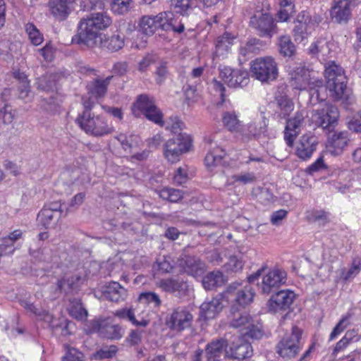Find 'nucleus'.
I'll use <instances>...</instances> for the list:
<instances>
[{
	"label": "nucleus",
	"instance_id": "5",
	"mask_svg": "<svg viewBox=\"0 0 361 361\" xmlns=\"http://www.w3.org/2000/svg\"><path fill=\"white\" fill-rule=\"evenodd\" d=\"M250 73L261 82L270 83L278 78V63L271 56L257 58L250 63Z\"/></svg>",
	"mask_w": 361,
	"mask_h": 361
},
{
	"label": "nucleus",
	"instance_id": "29",
	"mask_svg": "<svg viewBox=\"0 0 361 361\" xmlns=\"http://www.w3.org/2000/svg\"><path fill=\"white\" fill-rule=\"evenodd\" d=\"M127 295V290L116 281L109 283L103 291V295L105 298L116 302L124 300Z\"/></svg>",
	"mask_w": 361,
	"mask_h": 361
},
{
	"label": "nucleus",
	"instance_id": "3",
	"mask_svg": "<svg viewBox=\"0 0 361 361\" xmlns=\"http://www.w3.org/2000/svg\"><path fill=\"white\" fill-rule=\"evenodd\" d=\"M264 271V268L257 270L255 274L247 277L245 285L242 283L234 282L231 283L223 293L226 304L231 305V311L238 310V307H245L250 305L255 296V290L250 283L257 280Z\"/></svg>",
	"mask_w": 361,
	"mask_h": 361
},
{
	"label": "nucleus",
	"instance_id": "26",
	"mask_svg": "<svg viewBox=\"0 0 361 361\" xmlns=\"http://www.w3.org/2000/svg\"><path fill=\"white\" fill-rule=\"evenodd\" d=\"M304 112L298 111L293 118L287 121L284 132V138L288 146L291 147L293 144L295 137L300 132V127L304 121Z\"/></svg>",
	"mask_w": 361,
	"mask_h": 361
},
{
	"label": "nucleus",
	"instance_id": "39",
	"mask_svg": "<svg viewBox=\"0 0 361 361\" xmlns=\"http://www.w3.org/2000/svg\"><path fill=\"white\" fill-rule=\"evenodd\" d=\"M68 311L70 314L78 320H83L87 317V312L79 299L70 301Z\"/></svg>",
	"mask_w": 361,
	"mask_h": 361
},
{
	"label": "nucleus",
	"instance_id": "7",
	"mask_svg": "<svg viewBox=\"0 0 361 361\" xmlns=\"http://www.w3.org/2000/svg\"><path fill=\"white\" fill-rule=\"evenodd\" d=\"M302 331L298 326H293L277 345V353L283 358L296 357L302 348L301 341Z\"/></svg>",
	"mask_w": 361,
	"mask_h": 361
},
{
	"label": "nucleus",
	"instance_id": "38",
	"mask_svg": "<svg viewBox=\"0 0 361 361\" xmlns=\"http://www.w3.org/2000/svg\"><path fill=\"white\" fill-rule=\"evenodd\" d=\"M60 218V216H56L54 212L43 207V209L39 212L37 220L40 225L48 228L54 226L55 222Z\"/></svg>",
	"mask_w": 361,
	"mask_h": 361
},
{
	"label": "nucleus",
	"instance_id": "31",
	"mask_svg": "<svg viewBox=\"0 0 361 361\" xmlns=\"http://www.w3.org/2000/svg\"><path fill=\"white\" fill-rule=\"evenodd\" d=\"M112 76H109L105 79H94L87 86L88 93L96 99L103 97L107 91V87L110 83Z\"/></svg>",
	"mask_w": 361,
	"mask_h": 361
},
{
	"label": "nucleus",
	"instance_id": "62",
	"mask_svg": "<svg viewBox=\"0 0 361 361\" xmlns=\"http://www.w3.org/2000/svg\"><path fill=\"white\" fill-rule=\"evenodd\" d=\"M233 179L235 182L245 185L254 182L256 178L253 173H241L234 175Z\"/></svg>",
	"mask_w": 361,
	"mask_h": 361
},
{
	"label": "nucleus",
	"instance_id": "18",
	"mask_svg": "<svg viewBox=\"0 0 361 361\" xmlns=\"http://www.w3.org/2000/svg\"><path fill=\"white\" fill-rule=\"evenodd\" d=\"M295 298V293L289 290H283L273 295L267 302L268 310L276 313L288 309Z\"/></svg>",
	"mask_w": 361,
	"mask_h": 361
},
{
	"label": "nucleus",
	"instance_id": "13",
	"mask_svg": "<svg viewBox=\"0 0 361 361\" xmlns=\"http://www.w3.org/2000/svg\"><path fill=\"white\" fill-rule=\"evenodd\" d=\"M287 274L283 269L274 268L263 276L261 283H258L259 289L264 294H269L285 284Z\"/></svg>",
	"mask_w": 361,
	"mask_h": 361
},
{
	"label": "nucleus",
	"instance_id": "58",
	"mask_svg": "<svg viewBox=\"0 0 361 361\" xmlns=\"http://www.w3.org/2000/svg\"><path fill=\"white\" fill-rule=\"evenodd\" d=\"M168 74H169V72H168L167 63L161 62L157 67V69L155 71L156 82L158 84H161L167 78Z\"/></svg>",
	"mask_w": 361,
	"mask_h": 361
},
{
	"label": "nucleus",
	"instance_id": "53",
	"mask_svg": "<svg viewBox=\"0 0 361 361\" xmlns=\"http://www.w3.org/2000/svg\"><path fill=\"white\" fill-rule=\"evenodd\" d=\"M326 169L327 166L324 163V157L320 156L314 163L306 168L305 172L310 175H313Z\"/></svg>",
	"mask_w": 361,
	"mask_h": 361
},
{
	"label": "nucleus",
	"instance_id": "45",
	"mask_svg": "<svg viewBox=\"0 0 361 361\" xmlns=\"http://www.w3.org/2000/svg\"><path fill=\"white\" fill-rule=\"evenodd\" d=\"M159 197L171 202H177L183 198V192L174 188H164L159 191Z\"/></svg>",
	"mask_w": 361,
	"mask_h": 361
},
{
	"label": "nucleus",
	"instance_id": "35",
	"mask_svg": "<svg viewBox=\"0 0 361 361\" xmlns=\"http://www.w3.org/2000/svg\"><path fill=\"white\" fill-rule=\"evenodd\" d=\"M279 51L285 57H290L295 53L296 49L291 39L288 35H281L278 38Z\"/></svg>",
	"mask_w": 361,
	"mask_h": 361
},
{
	"label": "nucleus",
	"instance_id": "37",
	"mask_svg": "<svg viewBox=\"0 0 361 361\" xmlns=\"http://www.w3.org/2000/svg\"><path fill=\"white\" fill-rule=\"evenodd\" d=\"M222 122L224 126L231 132H238L240 130L242 125L237 115L233 111H226L222 114Z\"/></svg>",
	"mask_w": 361,
	"mask_h": 361
},
{
	"label": "nucleus",
	"instance_id": "27",
	"mask_svg": "<svg viewBox=\"0 0 361 361\" xmlns=\"http://www.w3.org/2000/svg\"><path fill=\"white\" fill-rule=\"evenodd\" d=\"M226 353L233 359L242 361H251L247 359L252 355V348L249 342L238 340L236 343H233L232 345L230 347V351H226Z\"/></svg>",
	"mask_w": 361,
	"mask_h": 361
},
{
	"label": "nucleus",
	"instance_id": "51",
	"mask_svg": "<svg viewBox=\"0 0 361 361\" xmlns=\"http://www.w3.org/2000/svg\"><path fill=\"white\" fill-rule=\"evenodd\" d=\"M20 303V305L27 312L32 313L42 319H48L51 318V316L47 312L44 310H39L32 303L30 302L27 300H22Z\"/></svg>",
	"mask_w": 361,
	"mask_h": 361
},
{
	"label": "nucleus",
	"instance_id": "41",
	"mask_svg": "<svg viewBox=\"0 0 361 361\" xmlns=\"http://www.w3.org/2000/svg\"><path fill=\"white\" fill-rule=\"evenodd\" d=\"M354 313L352 310H349L345 315L342 317L339 322L334 328L332 332L330 334L329 339L334 340L336 338L341 332H343L347 326L350 324V319L353 317Z\"/></svg>",
	"mask_w": 361,
	"mask_h": 361
},
{
	"label": "nucleus",
	"instance_id": "52",
	"mask_svg": "<svg viewBox=\"0 0 361 361\" xmlns=\"http://www.w3.org/2000/svg\"><path fill=\"white\" fill-rule=\"evenodd\" d=\"M157 265L161 273H170L174 268V262L170 256H163L157 260Z\"/></svg>",
	"mask_w": 361,
	"mask_h": 361
},
{
	"label": "nucleus",
	"instance_id": "15",
	"mask_svg": "<svg viewBox=\"0 0 361 361\" xmlns=\"http://www.w3.org/2000/svg\"><path fill=\"white\" fill-rule=\"evenodd\" d=\"M219 76L231 87L245 86L249 82L248 73L241 69H232L227 66H220Z\"/></svg>",
	"mask_w": 361,
	"mask_h": 361
},
{
	"label": "nucleus",
	"instance_id": "49",
	"mask_svg": "<svg viewBox=\"0 0 361 361\" xmlns=\"http://www.w3.org/2000/svg\"><path fill=\"white\" fill-rule=\"evenodd\" d=\"M142 303L152 305L154 307H159L161 304V300L158 294L154 292L142 293L138 298Z\"/></svg>",
	"mask_w": 361,
	"mask_h": 361
},
{
	"label": "nucleus",
	"instance_id": "1",
	"mask_svg": "<svg viewBox=\"0 0 361 361\" xmlns=\"http://www.w3.org/2000/svg\"><path fill=\"white\" fill-rule=\"evenodd\" d=\"M82 104L84 111L75 120L82 130L95 137H102L114 131L113 126L108 123L104 116L92 112L95 102L91 97H82Z\"/></svg>",
	"mask_w": 361,
	"mask_h": 361
},
{
	"label": "nucleus",
	"instance_id": "46",
	"mask_svg": "<svg viewBox=\"0 0 361 361\" xmlns=\"http://www.w3.org/2000/svg\"><path fill=\"white\" fill-rule=\"evenodd\" d=\"M329 50L328 42L326 39H318L312 42L308 49V54L317 56L319 53L324 54Z\"/></svg>",
	"mask_w": 361,
	"mask_h": 361
},
{
	"label": "nucleus",
	"instance_id": "12",
	"mask_svg": "<svg viewBox=\"0 0 361 361\" xmlns=\"http://www.w3.org/2000/svg\"><path fill=\"white\" fill-rule=\"evenodd\" d=\"M173 16L171 12H161L156 16H143L139 22V27L142 33L152 35L158 29L169 31L171 27L169 17Z\"/></svg>",
	"mask_w": 361,
	"mask_h": 361
},
{
	"label": "nucleus",
	"instance_id": "30",
	"mask_svg": "<svg viewBox=\"0 0 361 361\" xmlns=\"http://www.w3.org/2000/svg\"><path fill=\"white\" fill-rule=\"evenodd\" d=\"M80 280V277L78 276H65L61 280H59L56 289V297H59V293L68 295L76 291Z\"/></svg>",
	"mask_w": 361,
	"mask_h": 361
},
{
	"label": "nucleus",
	"instance_id": "34",
	"mask_svg": "<svg viewBox=\"0 0 361 361\" xmlns=\"http://www.w3.org/2000/svg\"><path fill=\"white\" fill-rule=\"evenodd\" d=\"M224 283V277L219 271H214L207 274L202 279V285L207 290L221 286Z\"/></svg>",
	"mask_w": 361,
	"mask_h": 361
},
{
	"label": "nucleus",
	"instance_id": "56",
	"mask_svg": "<svg viewBox=\"0 0 361 361\" xmlns=\"http://www.w3.org/2000/svg\"><path fill=\"white\" fill-rule=\"evenodd\" d=\"M18 97L25 103L30 102L33 99V94L30 91L29 83H23L18 86Z\"/></svg>",
	"mask_w": 361,
	"mask_h": 361
},
{
	"label": "nucleus",
	"instance_id": "19",
	"mask_svg": "<svg viewBox=\"0 0 361 361\" xmlns=\"http://www.w3.org/2000/svg\"><path fill=\"white\" fill-rule=\"evenodd\" d=\"M192 315L185 307L176 308L166 320L167 326L174 331H182L188 328L192 322Z\"/></svg>",
	"mask_w": 361,
	"mask_h": 361
},
{
	"label": "nucleus",
	"instance_id": "32",
	"mask_svg": "<svg viewBox=\"0 0 361 361\" xmlns=\"http://www.w3.org/2000/svg\"><path fill=\"white\" fill-rule=\"evenodd\" d=\"M226 343L224 340L220 339L207 344L206 348L207 361H219L224 355Z\"/></svg>",
	"mask_w": 361,
	"mask_h": 361
},
{
	"label": "nucleus",
	"instance_id": "9",
	"mask_svg": "<svg viewBox=\"0 0 361 361\" xmlns=\"http://www.w3.org/2000/svg\"><path fill=\"white\" fill-rule=\"evenodd\" d=\"M233 317L231 321V326L234 328L240 329L241 334L244 336H249L252 338L259 339L262 335V326L260 324H255L252 318L246 312H239L238 310L231 311Z\"/></svg>",
	"mask_w": 361,
	"mask_h": 361
},
{
	"label": "nucleus",
	"instance_id": "2",
	"mask_svg": "<svg viewBox=\"0 0 361 361\" xmlns=\"http://www.w3.org/2000/svg\"><path fill=\"white\" fill-rule=\"evenodd\" d=\"M111 23L112 19L106 12L92 13L87 18L81 19L78 24V42L88 47H94L99 31L109 27Z\"/></svg>",
	"mask_w": 361,
	"mask_h": 361
},
{
	"label": "nucleus",
	"instance_id": "8",
	"mask_svg": "<svg viewBox=\"0 0 361 361\" xmlns=\"http://www.w3.org/2000/svg\"><path fill=\"white\" fill-rule=\"evenodd\" d=\"M322 17L316 13L302 11L297 17V24L293 33L295 42H301L307 39L311 30L317 26L322 20Z\"/></svg>",
	"mask_w": 361,
	"mask_h": 361
},
{
	"label": "nucleus",
	"instance_id": "44",
	"mask_svg": "<svg viewBox=\"0 0 361 361\" xmlns=\"http://www.w3.org/2000/svg\"><path fill=\"white\" fill-rule=\"evenodd\" d=\"M124 46V37L121 35H113L106 39L104 42V47L111 51H116Z\"/></svg>",
	"mask_w": 361,
	"mask_h": 361
},
{
	"label": "nucleus",
	"instance_id": "55",
	"mask_svg": "<svg viewBox=\"0 0 361 361\" xmlns=\"http://www.w3.org/2000/svg\"><path fill=\"white\" fill-rule=\"evenodd\" d=\"M244 263L235 256H232L229 258L228 262L224 265L227 271L232 272H238L242 270Z\"/></svg>",
	"mask_w": 361,
	"mask_h": 361
},
{
	"label": "nucleus",
	"instance_id": "21",
	"mask_svg": "<svg viewBox=\"0 0 361 361\" xmlns=\"http://www.w3.org/2000/svg\"><path fill=\"white\" fill-rule=\"evenodd\" d=\"M176 263L185 273L193 277L202 276L205 271L204 263L195 256L181 255Z\"/></svg>",
	"mask_w": 361,
	"mask_h": 361
},
{
	"label": "nucleus",
	"instance_id": "22",
	"mask_svg": "<svg viewBox=\"0 0 361 361\" xmlns=\"http://www.w3.org/2000/svg\"><path fill=\"white\" fill-rule=\"evenodd\" d=\"M349 141V134L347 131L330 132L326 142L327 151L334 156L340 155Z\"/></svg>",
	"mask_w": 361,
	"mask_h": 361
},
{
	"label": "nucleus",
	"instance_id": "47",
	"mask_svg": "<svg viewBox=\"0 0 361 361\" xmlns=\"http://www.w3.org/2000/svg\"><path fill=\"white\" fill-rule=\"evenodd\" d=\"M114 314L118 318L127 319L136 326H146L148 324V322L145 319H142L141 322H137L135 319L133 310L130 309H122L117 310Z\"/></svg>",
	"mask_w": 361,
	"mask_h": 361
},
{
	"label": "nucleus",
	"instance_id": "17",
	"mask_svg": "<svg viewBox=\"0 0 361 361\" xmlns=\"http://www.w3.org/2000/svg\"><path fill=\"white\" fill-rule=\"evenodd\" d=\"M339 117V111L336 106L327 105L325 108L317 110L312 115V120L323 128L334 126Z\"/></svg>",
	"mask_w": 361,
	"mask_h": 361
},
{
	"label": "nucleus",
	"instance_id": "57",
	"mask_svg": "<svg viewBox=\"0 0 361 361\" xmlns=\"http://www.w3.org/2000/svg\"><path fill=\"white\" fill-rule=\"evenodd\" d=\"M15 116V111L13 108L9 105H5L4 107L0 109V119L2 120L5 124L11 123Z\"/></svg>",
	"mask_w": 361,
	"mask_h": 361
},
{
	"label": "nucleus",
	"instance_id": "40",
	"mask_svg": "<svg viewBox=\"0 0 361 361\" xmlns=\"http://www.w3.org/2000/svg\"><path fill=\"white\" fill-rule=\"evenodd\" d=\"M248 133L253 137H259L264 135L267 130V121L262 118L259 121L250 123L247 126Z\"/></svg>",
	"mask_w": 361,
	"mask_h": 361
},
{
	"label": "nucleus",
	"instance_id": "4",
	"mask_svg": "<svg viewBox=\"0 0 361 361\" xmlns=\"http://www.w3.org/2000/svg\"><path fill=\"white\" fill-rule=\"evenodd\" d=\"M324 76L329 96L335 101L348 100L349 92L343 68L334 61H330L325 66Z\"/></svg>",
	"mask_w": 361,
	"mask_h": 361
},
{
	"label": "nucleus",
	"instance_id": "50",
	"mask_svg": "<svg viewBox=\"0 0 361 361\" xmlns=\"http://www.w3.org/2000/svg\"><path fill=\"white\" fill-rule=\"evenodd\" d=\"M25 31L30 42L35 46L40 44L43 41V37L39 30L32 23H27L25 25Z\"/></svg>",
	"mask_w": 361,
	"mask_h": 361
},
{
	"label": "nucleus",
	"instance_id": "6",
	"mask_svg": "<svg viewBox=\"0 0 361 361\" xmlns=\"http://www.w3.org/2000/svg\"><path fill=\"white\" fill-rule=\"evenodd\" d=\"M290 85L298 90H308L312 97L316 94L319 98V89L322 88V81L313 80L310 71L305 67H297L290 74Z\"/></svg>",
	"mask_w": 361,
	"mask_h": 361
},
{
	"label": "nucleus",
	"instance_id": "48",
	"mask_svg": "<svg viewBox=\"0 0 361 361\" xmlns=\"http://www.w3.org/2000/svg\"><path fill=\"white\" fill-rule=\"evenodd\" d=\"M132 2V0H112L111 11L114 13L123 15L129 11Z\"/></svg>",
	"mask_w": 361,
	"mask_h": 361
},
{
	"label": "nucleus",
	"instance_id": "25",
	"mask_svg": "<svg viewBox=\"0 0 361 361\" xmlns=\"http://www.w3.org/2000/svg\"><path fill=\"white\" fill-rule=\"evenodd\" d=\"M226 305V302L221 293L210 301L203 302L200 307V315L204 320L214 319Z\"/></svg>",
	"mask_w": 361,
	"mask_h": 361
},
{
	"label": "nucleus",
	"instance_id": "36",
	"mask_svg": "<svg viewBox=\"0 0 361 361\" xmlns=\"http://www.w3.org/2000/svg\"><path fill=\"white\" fill-rule=\"evenodd\" d=\"M276 102L280 110V116L282 118H286L294 109V103L286 94H279L276 96Z\"/></svg>",
	"mask_w": 361,
	"mask_h": 361
},
{
	"label": "nucleus",
	"instance_id": "24",
	"mask_svg": "<svg viewBox=\"0 0 361 361\" xmlns=\"http://www.w3.org/2000/svg\"><path fill=\"white\" fill-rule=\"evenodd\" d=\"M92 330L97 332L108 339H120L123 336L122 328L116 324H111L105 320H94L92 322Z\"/></svg>",
	"mask_w": 361,
	"mask_h": 361
},
{
	"label": "nucleus",
	"instance_id": "42",
	"mask_svg": "<svg viewBox=\"0 0 361 361\" xmlns=\"http://www.w3.org/2000/svg\"><path fill=\"white\" fill-rule=\"evenodd\" d=\"M361 270V259L358 257H354L351 266L348 270H342L341 277L345 281L354 279Z\"/></svg>",
	"mask_w": 361,
	"mask_h": 361
},
{
	"label": "nucleus",
	"instance_id": "10",
	"mask_svg": "<svg viewBox=\"0 0 361 361\" xmlns=\"http://www.w3.org/2000/svg\"><path fill=\"white\" fill-rule=\"evenodd\" d=\"M191 138L187 134H178L167 140L164 145V155L168 161L175 163L180 156L189 150Z\"/></svg>",
	"mask_w": 361,
	"mask_h": 361
},
{
	"label": "nucleus",
	"instance_id": "54",
	"mask_svg": "<svg viewBox=\"0 0 361 361\" xmlns=\"http://www.w3.org/2000/svg\"><path fill=\"white\" fill-rule=\"evenodd\" d=\"M118 351L116 345L106 346L98 350L94 357L97 359H108L114 357Z\"/></svg>",
	"mask_w": 361,
	"mask_h": 361
},
{
	"label": "nucleus",
	"instance_id": "43",
	"mask_svg": "<svg viewBox=\"0 0 361 361\" xmlns=\"http://www.w3.org/2000/svg\"><path fill=\"white\" fill-rule=\"evenodd\" d=\"M262 45V42L259 39L250 38L240 47V51L242 55L246 56L251 53H256Z\"/></svg>",
	"mask_w": 361,
	"mask_h": 361
},
{
	"label": "nucleus",
	"instance_id": "63",
	"mask_svg": "<svg viewBox=\"0 0 361 361\" xmlns=\"http://www.w3.org/2000/svg\"><path fill=\"white\" fill-rule=\"evenodd\" d=\"M188 179L187 170L185 168L179 167L173 176L174 183L177 185H182L186 183Z\"/></svg>",
	"mask_w": 361,
	"mask_h": 361
},
{
	"label": "nucleus",
	"instance_id": "61",
	"mask_svg": "<svg viewBox=\"0 0 361 361\" xmlns=\"http://www.w3.org/2000/svg\"><path fill=\"white\" fill-rule=\"evenodd\" d=\"M174 9L180 15L188 14V11L191 9L190 0H175Z\"/></svg>",
	"mask_w": 361,
	"mask_h": 361
},
{
	"label": "nucleus",
	"instance_id": "14",
	"mask_svg": "<svg viewBox=\"0 0 361 361\" xmlns=\"http://www.w3.org/2000/svg\"><path fill=\"white\" fill-rule=\"evenodd\" d=\"M135 106L149 121L162 126L164 125L163 114L154 104V98L147 94L140 95Z\"/></svg>",
	"mask_w": 361,
	"mask_h": 361
},
{
	"label": "nucleus",
	"instance_id": "60",
	"mask_svg": "<svg viewBox=\"0 0 361 361\" xmlns=\"http://www.w3.org/2000/svg\"><path fill=\"white\" fill-rule=\"evenodd\" d=\"M63 361H84V355L76 348H68Z\"/></svg>",
	"mask_w": 361,
	"mask_h": 361
},
{
	"label": "nucleus",
	"instance_id": "64",
	"mask_svg": "<svg viewBox=\"0 0 361 361\" xmlns=\"http://www.w3.org/2000/svg\"><path fill=\"white\" fill-rule=\"evenodd\" d=\"M257 198L258 200L264 204H268L274 200V195L267 188L260 190Z\"/></svg>",
	"mask_w": 361,
	"mask_h": 361
},
{
	"label": "nucleus",
	"instance_id": "23",
	"mask_svg": "<svg viewBox=\"0 0 361 361\" xmlns=\"http://www.w3.org/2000/svg\"><path fill=\"white\" fill-rule=\"evenodd\" d=\"M157 286L163 291L178 297L185 295L188 290L187 282L177 277L161 279L157 282Z\"/></svg>",
	"mask_w": 361,
	"mask_h": 361
},
{
	"label": "nucleus",
	"instance_id": "20",
	"mask_svg": "<svg viewBox=\"0 0 361 361\" xmlns=\"http://www.w3.org/2000/svg\"><path fill=\"white\" fill-rule=\"evenodd\" d=\"M318 145V139L311 134H305L301 136L295 145L296 156L303 160L310 159L316 151Z\"/></svg>",
	"mask_w": 361,
	"mask_h": 361
},
{
	"label": "nucleus",
	"instance_id": "28",
	"mask_svg": "<svg viewBox=\"0 0 361 361\" xmlns=\"http://www.w3.org/2000/svg\"><path fill=\"white\" fill-rule=\"evenodd\" d=\"M73 0H49L48 7L52 16L59 20H64L71 13Z\"/></svg>",
	"mask_w": 361,
	"mask_h": 361
},
{
	"label": "nucleus",
	"instance_id": "11",
	"mask_svg": "<svg viewBox=\"0 0 361 361\" xmlns=\"http://www.w3.org/2000/svg\"><path fill=\"white\" fill-rule=\"evenodd\" d=\"M250 25L261 37L270 39L279 32L276 20L269 13L256 11L250 18Z\"/></svg>",
	"mask_w": 361,
	"mask_h": 361
},
{
	"label": "nucleus",
	"instance_id": "59",
	"mask_svg": "<svg viewBox=\"0 0 361 361\" xmlns=\"http://www.w3.org/2000/svg\"><path fill=\"white\" fill-rule=\"evenodd\" d=\"M14 243L15 242L8 236L4 238L0 244V256L13 253L14 251Z\"/></svg>",
	"mask_w": 361,
	"mask_h": 361
},
{
	"label": "nucleus",
	"instance_id": "16",
	"mask_svg": "<svg viewBox=\"0 0 361 361\" xmlns=\"http://www.w3.org/2000/svg\"><path fill=\"white\" fill-rule=\"evenodd\" d=\"M355 0H334L331 8V17L338 23H347L351 18Z\"/></svg>",
	"mask_w": 361,
	"mask_h": 361
},
{
	"label": "nucleus",
	"instance_id": "33",
	"mask_svg": "<svg viewBox=\"0 0 361 361\" xmlns=\"http://www.w3.org/2000/svg\"><path fill=\"white\" fill-rule=\"evenodd\" d=\"M225 150L216 144L210 143L209 151L204 158L205 164L208 167H212L221 164L225 157Z\"/></svg>",
	"mask_w": 361,
	"mask_h": 361
}]
</instances>
